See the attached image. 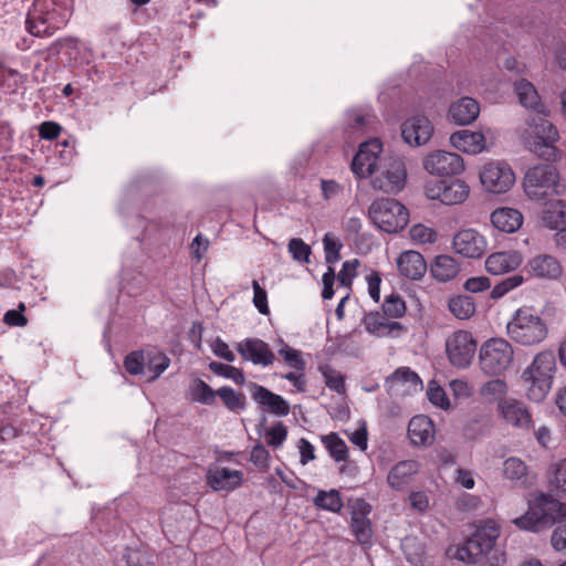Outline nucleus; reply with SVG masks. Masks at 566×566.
Listing matches in <instances>:
<instances>
[{
	"instance_id": "49",
	"label": "nucleus",
	"mask_w": 566,
	"mask_h": 566,
	"mask_svg": "<svg viewBox=\"0 0 566 566\" xmlns=\"http://www.w3.org/2000/svg\"><path fill=\"white\" fill-rule=\"evenodd\" d=\"M523 283V276L515 274L499 282L491 292L492 298H500Z\"/></svg>"
},
{
	"instance_id": "43",
	"label": "nucleus",
	"mask_w": 566,
	"mask_h": 566,
	"mask_svg": "<svg viewBox=\"0 0 566 566\" xmlns=\"http://www.w3.org/2000/svg\"><path fill=\"white\" fill-rule=\"evenodd\" d=\"M382 312L388 317H402L406 313L405 301L397 294H390L385 298L382 304Z\"/></svg>"
},
{
	"instance_id": "23",
	"label": "nucleus",
	"mask_w": 566,
	"mask_h": 566,
	"mask_svg": "<svg viewBox=\"0 0 566 566\" xmlns=\"http://www.w3.org/2000/svg\"><path fill=\"white\" fill-rule=\"evenodd\" d=\"M480 114V105L472 97H462L451 104L449 118L458 125H470Z\"/></svg>"
},
{
	"instance_id": "4",
	"label": "nucleus",
	"mask_w": 566,
	"mask_h": 566,
	"mask_svg": "<svg viewBox=\"0 0 566 566\" xmlns=\"http://www.w3.org/2000/svg\"><path fill=\"white\" fill-rule=\"evenodd\" d=\"M563 518H566V503L542 494L524 515L514 520V524L522 530L541 532Z\"/></svg>"
},
{
	"instance_id": "42",
	"label": "nucleus",
	"mask_w": 566,
	"mask_h": 566,
	"mask_svg": "<svg viewBox=\"0 0 566 566\" xmlns=\"http://www.w3.org/2000/svg\"><path fill=\"white\" fill-rule=\"evenodd\" d=\"M324 253H325V262L327 264H334L340 260V250L343 248V243L338 238L333 235L332 233H325L323 238Z\"/></svg>"
},
{
	"instance_id": "30",
	"label": "nucleus",
	"mask_w": 566,
	"mask_h": 566,
	"mask_svg": "<svg viewBox=\"0 0 566 566\" xmlns=\"http://www.w3.org/2000/svg\"><path fill=\"white\" fill-rule=\"evenodd\" d=\"M419 464L415 460L398 462L388 473L387 482L395 490H401L408 479L418 472Z\"/></svg>"
},
{
	"instance_id": "11",
	"label": "nucleus",
	"mask_w": 566,
	"mask_h": 566,
	"mask_svg": "<svg viewBox=\"0 0 566 566\" xmlns=\"http://www.w3.org/2000/svg\"><path fill=\"white\" fill-rule=\"evenodd\" d=\"M426 196L431 200H439L443 205L452 206L463 202L470 192L469 186L460 180H438L426 185Z\"/></svg>"
},
{
	"instance_id": "62",
	"label": "nucleus",
	"mask_w": 566,
	"mask_h": 566,
	"mask_svg": "<svg viewBox=\"0 0 566 566\" xmlns=\"http://www.w3.org/2000/svg\"><path fill=\"white\" fill-rule=\"evenodd\" d=\"M491 287V281L486 276L470 277L464 283V289L471 293H480Z\"/></svg>"
},
{
	"instance_id": "52",
	"label": "nucleus",
	"mask_w": 566,
	"mask_h": 566,
	"mask_svg": "<svg viewBox=\"0 0 566 566\" xmlns=\"http://www.w3.org/2000/svg\"><path fill=\"white\" fill-rule=\"evenodd\" d=\"M411 384L413 386L421 384L420 377L409 367H400L387 378V382Z\"/></svg>"
},
{
	"instance_id": "8",
	"label": "nucleus",
	"mask_w": 566,
	"mask_h": 566,
	"mask_svg": "<svg viewBox=\"0 0 566 566\" xmlns=\"http://www.w3.org/2000/svg\"><path fill=\"white\" fill-rule=\"evenodd\" d=\"M500 535L494 523L478 528L457 551V558L467 564L479 563L495 545Z\"/></svg>"
},
{
	"instance_id": "29",
	"label": "nucleus",
	"mask_w": 566,
	"mask_h": 566,
	"mask_svg": "<svg viewBox=\"0 0 566 566\" xmlns=\"http://www.w3.org/2000/svg\"><path fill=\"white\" fill-rule=\"evenodd\" d=\"M460 272L457 260L450 255H438L431 264V274L439 282L453 280Z\"/></svg>"
},
{
	"instance_id": "53",
	"label": "nucleus",
	"mask_w": 566,
	"mask_h": 566,
	"mask_svg": "<svg viewBox=\"0 0 566 566\" xmlns=\"http://www.w3.org/2000/svg\"><path fill=\"white\" fill-rule=\"evenodd\" d=\"M250 460L258 469L266 471L270 464V453L263 444L258 442L251 451Z\"/></svg>"
},
{
	"instance_id": "55",
	"label": "nucleus",
	"mask_w": 566,
	"mask_h": 566,
	"mask_svg": "<svg viewBox=\"0 0 566 566\" xmlns=\"http://www.w3.org/2000/svg\"><path fill=\"white\" fill-rule=\"evenodd\" d=\"M410 235L420 243H433L437 240V232L422 224L413 226L410 230Z\"/></svg>"
},
{
	"instance_id": "46",
	"label": "nucleus",
	"mask_w": 566,
	"mask_h": 566,
	"mask_svg": "<svg viewBox=\"0 0 566 566\" xmlns=\"http://www.w3.org/2000/svg\"><path fill=\"white\" fill-rule=\"evenodd\" d=\"M387 318L379 312H370L364 316L363 323L368 333L382 337L380 333L385 331Z\"/></svg>"
},
{
	"instance_id": "37",
	"label": "nucleus",
	"mask_w": 566,
	"mask_h": 566,
	"mask_svg": "<svg viewBox=\"0 0 566 566\" xmlns=\"http://www.w3.org/2000/svg\"><path fill=\"white\" fill-rule=\"evenodd\" d=\"M189 391L193 401L208 406L213 405L218 396L217 390H213L207 382L199 378L192 380Z\"/></svg>"
},
{
	"instance_id": "18",
	"label": "nucleus",
	"mask_w": 566,
	"mask_h": 566,
	"mask_svg": "<svg viewBox=\"0 0 566 566\" xmlns=\"http://www.w3.org/2000/svg\"><path fill=\"white\" fill-rule=\"evenodd\" d=\"M237 350L243 359L250 360L254 365L270 366L275 359L269 345L259 338H245L238 343Z\"/></svg>"
},
{
	"instance_id": "7",
	"label": "nucleus",
	"mask_w": 566,
	"mask_h": 566,
	"mask_svg": "<svg viewBox=\"0 0 566 566\" xmlns=\"http://www.w3.org/2000/svg\"><path fill=\"white\" fill-rule=\"evenodd\" d=\"M514 349L511 343L501 337L490 338L483 343L479 353L481 370L488 376H501L512 365Z\"/></svg>"
},
{
	"instance_id": "15",
	"label": "nucleus",
	"mask_w": 566,
	"mask_h": 566,
	"mask_svg": "<svg viewBox=\"0 0 566 566\" xmlns=\"http://www.w3.org/2000/svg\"><path fill=\"white\" fill-rule=\"evenodd\" d=\"M251 398L263 410L279 417L290 413V403L280 395L272 392L264 386L256 382H249Z\"/></svg>"
},
{
	"instance_id": "32",
	"label": "nucleus",
	"mask_w": 566,
	"mask_h": 566,
	"mask_svg": "<svg viewBox=\"0 0 566 566\" xmlns=\"http://www.w3.org/2000/svg\"><path fill=\"white\" fill-rule=\"evenodd\" d=\"M503 473L506 479L520 485L525 486L531 483L527 465L518 458L506 459L503 463Z\"/></svg>"
},
{
	"instance_id": "13",
	"label": "nucleus",
	"mask_w": 566,
	"mask_h": 566,
	"mask_svg": "<svg viewBox=\"0 0 566 566\" xmlns=\"http://www.w3.org/2000/svg\"><path fill=\"white\" fill-rule=\"evenodd\" d=\"M381 143L375 138L369 142L361 143L358 151L352 160V170L359 178H366L378 170L381 153Z\"/></svg>"
},
{
	"instance_id": "41",
	"label": "nucleus",
	"mask_w": 566,
	"mask_h": 566,
	"mask_svg": "<svg viewBox=\"0 0 566 566\" xmlns=\"http://www.w3.org/2000/svg\"><path fill=\"white\" fill-rule=\"evenodd\" d=\"M209 369L218 376L231 379L234 384L242 386L245 382L243 370L231 365L222 364L219 361H211Z\"/></svg>"
},
{
	"instance_id": "16",
	"label": "nucleus",
	"mask_w": 566,
	"mask_h": 566,
	"mask_svg": "<svg viewBox=\"0 0 566 566\" xmlns=\"http://www.w3.org/2000/svg\"><path fill=\"white\" fill-rule=\"evenodd\" d=\"M433 133V125L424 115H415L401 125V137L410 146L427 144Z\"/></svg>"
},
{
	"instance_id": "21",
	"label": "nucleus",
	"mask_w": 566,
	"mask_h": 566,
	"mask_svg": "<svg viewBox=\"0 0 566 566\" xmlns=\"http://www.w3.org/2000/svg\"><path fill=\"white\" fill-rule=\"evenodd\" d=\"M243 474L239 470L228 468L210 469L207 474V483L214 491H230L242 483Z\"/></svg>"
},
{
	"instance_id": "31",
	"label": "nucleus",
	"mask_w": 566,
	"mask_h": 566,
	"mask_svg": "<svg viewBox=\"0 0 566 566\" xmlns=\"http://www.w3.org/2000/svg\"><path fill=\"white\" fill-rule=\"evenodd\" d=\"M368 512L354 511L350 517V530L361 545H371L373 528Z\"/></svg>"
},
{
	"instance_id": "22",
	"label": "nucleus",
	"mask_w": 566,
	"mask_h": 566,
	"mask_svg": "<svg viewBox=\"0 0 566 566\" xmlns=\"http://www.w3.org/2000/svg\"><path fill=\"white\" fill-rule=\"evenodd\" d=\"M399 273L409 280H420L426 271L427 263L417 251H405L397 260Z\"/></svg>"
},
{
	"instance_id": "35",
	"label": "nucleus",
	"mask_w": 566,
	"mask_h": 566,
	"mask_svg": "<svg viewBox=\"0 0 566 566\" xmlns=\"http://www.w3.org/2000/svg\"><path fill=\"white\" fill-rule=\"evenodd\" d=\"M448 308L459 319H468L475 313V303L471 296L455 295L449 298Z\"/></svg>"
},
{
	"instance_id": "47",
	"label": "nucleus",
	"mask_w": 566,
	"mask_h": 566,
	"mask_svg": "<svg viewBox=\"0 0 566 566\" xmlns=\"http://www.w3.org/2000/svg\"><path fill=\"white\" fill-rule=\"evenodd\" d=\"M287 248L294 260L305 263L310 262L312 250L311 247L306 244L302 239H291L289 241Z\"/></svg>"
},
{
	"instance_id": "27",
	"label": "nucleus",
	"mask_w": 566,
	"mask_h": 566,
	"mask_svg": "<svg viewBox=\"0 0 566 566\" xmlns=\"http://www.w3.org/2000/svg\"><path fill=\"white\" fill-rule=\"evenodd\" d=\"M542 221L544 226L553 230H559L566 227V202L559 199L551 198L543 202Z\"/></svg>"
},
{
	"instance_id": "9",
	"label": "nucleus",
	"mask_w": 566,
	"mask_h": 566,
	"mask_svg": "<svg viewBox=\"0 0 566 566\" xmlns=\"http://www.w3.org/2000/svg\"><path fill=\"white\" fill-rule=\"evenodd\" d=\"M374 186L387 193H397L403 189L407 180V169L402 158L388 157L380 160L376 170Z\"/></svg>"
},
{
	"instance_id": "64",
	"label": "nucleus",
	"mask_w": 566,
	"mask_h": 566,
	"mask_svg": "<svg viewBox=\"0 0 566 566\" xmlns=\"http://www.w3.org/2000/svg\"><path fill=\"white\" fill-rule=\"evenodd\" d=\"M551 544L556 551L566 549V524H560L553 531Z\"/></svg>"
},
{
	"instance_id": "5",
	"label": "nucleus",
	"mask_w": 566,
	"mask_h": 566,
	"mask_svg": "<svg viewBox=\"0 0 566 566\" xmlns=\"http://www.w3.org/2000/svg\"><path fill=\"white\" fill-rule=\"evenodd\" d=\"M558 178V171L554 166H534L525 174L524 191L531 200L543 203L559 195Z\"/></svg>"
},
{
	"instance_id": "14",
	"label": "nucleus",
	"mask_w": 566,
	"mask_h": 566,
	"mask_svg": "<svg viewBox=\"0 0 566 566\" xmlns=\"http://www.w3.org/2000/svg\"><path fill=\"white\" fill-rule=\"evenodd\" d=\"M423 168L431 175L453 176L464 170V163L455 153L438 150L423 159Z\"/></svg>"
},
{
	"instance_id": "58",
	"label": "nucleus",
	"mask_w": 566,
	"mask_h": 566,
	"mask_svg": "<svg viewBox=\"0 0 566 566\" xmlns=\"http://www.w3.org/2000/svg\"><path fill=\"white\" fill-rule=\"evenodd\" d=\"M14 130L8 122L0 120V151L9 153L13 146Z\"/></svg>"
},
{
	"instance_id": "36",
	"label": "nucleus",
	"mask_w": 566,
	"mask_h": 566,
	"mask_svg": "<svg viewBox=\"0 0 566 566\" xmlns=\"http://www.w3.org/2000/svg\"><path fill=\"white\" fill-rule=\"evenodd\" d=\"M313 502L317 509L333 513H339L344 506L339 492L334 489L331 491H318Z\"/></svg>"
},
{
	"instance_id": "10",
	"label": "nucleus",
	"mask_w": 566,
	"mask_h": 566,
	"mask_svg": "<svg viewBox=\"0 0 566 566\" xmlns=\"http://www.w3.org/2000/svg\"><path fill=\"white\" fill-rule=\"evenodd\" d=\"M476 350V342L467 331H457L446 340V352L449 361L457 368H467L471 365Z\"/></svg>"
},
{
	"instance_id": "45",
	"label": "nucleus",
	"mask_w": 566,
	"mask_h": 566,
	"mask_svg": "<svg viewBox=\"0 0 566 566\" xmlns=\"http://www.w3.org/2000/svg\"><path fill=\"white\" fill-rule=\"evenodd\" d=\"M554 144L555 142L533 140L532 143H530V149L538 158H542L546 161H554L557 158V148L555 147Z\"/></svg>"
},
{
	"instance_id": "1",
	"label": "nucleus",
	"mask_w": 566,
	"mask_h": 566,
	"mask_svg": "<svg viewBox=\"0 0 566 566\" xmlns=\"http://www.w3.org/2000/svg\"><path fill=\"white\" fill-rule=\"evenodd\" d=\"M34 0L25 20V28L34 36H51L66 25L72 15L71 0Z\"/></svg>"
},
{
	"instance_id": "61",
	"label": "nucleus",
	"mask_w": 566,
	"mask_h": 566,
	"mask_svg": "<svg viewBox=\"0 0 566 566\" xmlns=\"http://www.w3.org/2000/svg\"><path fill=\"white\" fill-rule=\"evenodd\" d=\"M62 127L55 122H43L39 126V136L45 140H53L61 134Z\"/></svg>"
},
{
	"instance_id": "12",
	"label": "nucleus",
	"mask_w": 566,
	"mask_h": 566,
	"mask_svg": "<svg viewBox=\"0 0 566 566\" xmlns=\"http://www.w3.org/2000/svg\"><path fill=\"white\" fill-rule=\"evenodd\" d=\"M480 180L488 191L504 193L514 185L515 175L507 164L493 161L483 167Z\"/></svg>"
},
{
	"instance_id": "33",
	"label": "nucleus",
	"mask_w": 566,
	"mask_h": 566,
	"mask_svg": "<svg viewBox=\"0 0 566 566\" xmlns=\"http://www.w3.org/2000/svg\"><path fill=\"white\" fill-rule=\"evenodd\" d=\"M217 395L224 407L234 413H239L247 408V397L243 392L234 390L230 386H222L217 389Z\"/></svg>"
},
{
	"instance_id": "3",
	"label": "nucleus",
	"mask_w": 566,
	"mask_h": 566,
	"mask_svg": "<svg viewBox=\"0 0 566 566\" xmlns=\"http://www.w3.org/2000/svg\"><path fill=\"white\" fill-rule=\"evenodd\" d=\"M556 371V357L553 350L537 353L532 364L522 373L530 400L541 402L551 390Z\"/></svg>"
},
{
	"instance_id": "54",
	"label": "nucleus",
	"mask_w": 566,
	"mask_h": 566,
	"mask_svg": "<svg viewBox=\"0 0 566 566\" xmlns=\"http://www.w3.org/2000/svg\"><path fill=\"white\" fill-rule=\"evenodd\" d=\"M359 262L357 259L345 261L343 263L342 270L337 274L338 282L346 287H349L353 283V279L356 276V269Z\"/></svg>"
},
{
	"instance_id": "17",
	"label": "nucleus",
	"mask_w": 566,
	"mask_h": 566,
	"mask_svg": "<svg viewBox=\"0 0 566 566\" xmlns=\"http://www.w3.org/2000/svg\"><path fill=\"white\" fill-rule=\"evenodd\" d=\"M453 249L465 258H481L486 250V241L483 235L473 229L459 231L453 238Z\"/></svg>"
},
{
	"instance_id": "39",
	"label": "nucleus",
	"mask_w": 566,
	"mask_h": 566,
	"mask_svg": "<svg viewBox=\"0 0 566 566\" xmlns=\"http://www.w3.org/2000/svg\"><path fill=\"white\" fill-rule=\"evenodd\" d=\"M322 441L335 461L340 462L347 460L348 448L345 441L340 439L337 433L331 432L329 434L323 436Z\"/></svg>"
},
{
	"instance_id": "59",
	"label": "nucleus",
	"mask_w": 566,
	"mask_h": 566,
	"mask_svg": "<svg viewBox=\"0 0 566 566\" xmlns=\"http://www.w3.org/2000/svg\"><path fill=\"white\" fill-rule=\"evenodd\" d=\"M373 116L360 111L352 109L346 115L347 125L355 129H363L371 120Z\"/></svg>"
},
{
	"instance_id": "19",
	"label": "nucleus",
	"mask_w": 566,
	"mask_h": 566,
	"mask_svg": "<svg viewBox=\"0 0 566 566\" xmlns=\"http://www.w3.org/2000/svg\"><path fill=\"white\" fill-rule=\"evenodd\" d=\"M525 271L534 277L557 280L563 273V268L555 256L538 254L527 262Z\"/></svg>"
},
{
	"instance_id": "25",
	"label": "nucleus",
	"mask_w": 566,
	"mask_h": 566,
	"mask_svg": "<svg viewBox=\"0 0 566 566\" xmlns=\"http://www.w3.org/2000/svg\"><path fill=\"white\" fill-rule=\"evenodd\" d=\"M408 436L415 446H428L433 441V424L426 416L411 418L408 424Z\"/></svg>"
},
{
	"instance_id": "57",
	"label": "nucleus",
	"mask_w": 566,
	"mask_h": 566,
	"mask_svg": "<svg viewBox=\"0 0 566 566\" xmlns=\"http://www.w3.org/2000/svg\"><path fill=\"white\" fill-rule=\"evenodd\" d=\"M170 359L163 353L154 355L148 360V369L154 373L153 379L159 377L169 366Z\"/></svg>"
},
{
	"instance_id": "44",
	"label": "nucleus",
	"mask_w": 566,
	"mask_h": 566,
	"mask_svg": "<svg viewBox=\"0 0 566 566\" xmlns=\"http://www.w3.org/2000/svg\"><path fill=\"white\" fill-rule=\"evenodd\" d=\"M322 374L326 387H328L331 390H334L338 395H344L346 392L345 378L339 371L331 367H326L322 370Z\"/></svg>"
},
{
	"instance_id": "20",
	"label": "nucleus",
	"mask_w": 566,
	"mask_h": 566,
	"mask_svg": "<svg viewBox=\"0 0 566 566\" xmlns=\"http://www.w3.org/2000/svg\"><path fill=\"white\" fill-rule=\"evenodd\" d=\"M522 263V255L516 251L495 252L488 256L485 269L492 275H502L516 270Z\"/></svg>"
},
{
	"instance_id": "38",
	"label": "nucleus",
	"mask_w": 566,
	"mask_h": 566,
	"mask_svg": "<svg viewBox=\"0 0 566 566\" xmlns=\"http://www.w3.org/2000/svg\"><path fill=\"white\" fill-rule=\"evenodd\" d=\"M531 126L533 127V140L538 142H556L558 139L557 128L547 119L538 117L533 118Z\"/></svg>"
},
{
	"instance_id": "51",
	"label": "nucleus",
	"mask_w": 566,
	"mask_h": 566,
	"mask_svg": "<svg viewBox=\"0 0 566 566\" xmlns=\"http://www.w3.org/2000/svg\"><path fill=\"white\" fill-rule=\"evenodd\" d=\"M125 369L130 375H140L144 371L145 358L143 352H132L125 357Z\"/></svg>"
},
{
	"instance_id": "56",
	"label": "nucleus",
	"mask_w": 566,
	"mask_h": 566,
	"mask_svg": "<svg viewBox=\"0 0 566 566\" xmlns=\"http://www.w3.org/2000/svg\"><path fill=\"white\" fill-rule=\"evenodd\" d=\"M252 287H253V304L258 308V311L261 314H269V306H268V294L266 291L261 287L259 282L256 280L252 281Z\"/></svg>"
},
{
	"instance_id": "2",
	"label": "nucleus",
	"mask_w": 566,
	"mask_h": 566,
	"mask_svg": "<svg viewBox=\"0 0 566 566\" xmlns=\"http://www.w3.org/2000/svg\"><path fill=\"white\" fill-rule=\"evenodd\" d=\"M506 334L514 343L533 347L548 337V325L532 307H521L507 322Z\"/></svg>"
},
{
	"instance_id": "6",
	"label": "nucleus",
	"mask_w": 566,
	"mask_h": 566,
	"mask_svg": "<svg viewBox=\"0 0 566 566\" xmlns=\"http://www.w3.org/2000/svg\"><path fill=\"white\" fill-rule=\"evenodd\" d=\"M368 216L373 223L387 233L401 231L409 222L408 209L391 198H379L371 202Z\"/></svg>"
},
{
	"instance_id": "34",
	"label": "nucleus",
	"mask_w": 566,
	"mask_h": 566,
	"mask_svg": "<svg viewBox=\"0 0 566 566\" xmlns=\"http://www.w3.org/2000/svg\"><path fill=\"white\" fill-rule=\"evenodd\" d=\"M501 412L509 423L516 427H528L531 422V416L521 402H505L501 406Z\"/></svg>"
},
{
	"instance_id": "40",
	"label": "nucleus",
	"mask_w": 566,
	"mask_h": 566,
	"mask_svg": "<svg viewBox=\"0 0 566 566\" xmlns=\"http://www.w3.org/2000/svg\"><path fill=\"white\" fill-rule=\"evenodd\" d=\"M25 82V75L18 70L8 67L3 62V70L0 71V86L9 93H15Z\"/></svg>"
},
{
	"instance_id": "63",
	"label": "nucleus",
	"mask_w": 566,
	"mask_h": 566,
	"mask_svg": "<svg viewBox=\"0 0 566 566\" xmlns=\"http://www.w3.org/2000/svg\"><path fill=\"white\" fill-rule=\"evenodd\" d=\"M212 352L216 356L232 363L235 359V355L232 350H230L228 344L223 342L221 338H217L211 346Z\"/></svg>"
},
{
	"instance_id": "60",
	"label": "nucleus",
	"mask_w": 566,
	"mask_h": 566,
	"mask_svg": "<svg viewBox=\"0 0 566 566\" xmlns=\"http://www.w3.org/2000/svg\"><path fill=\"white\" fill-rule=\"evenodd\" d=\"M427 395L429 401L434 406L440 408L449 407V399L446 391L440 386H430Z\"/></svg>"
},
{
	"instance_id": "26",
	"label": "nucleus",
	"mask_w": 566,
	"mask_h": 566,
	"mask_svg": "<svg viewBox=\"0 0 566 566\" xmlns=\"http://www.w3.org/2000/svg\"><path fill=\"white\" fill-rule=\"evenodd\" d=\"M491 222L497 230L505 233H513L521 228L523 216L516 209L500 208L492 212Z\"/></svg>"
},
{
	"instance_id": "24",
	"label": "nucleus",
	"mask_w": 566,
	"mask_h": 566,
	"mask_svg": "<svg viewBox=\"0 0 566 566\" xmlns=\"http://www.w3.org/2000/svg\"><path fill=\"white\" fill-rule=\"evenodd\" d=\"M450 143L454 148L463 153L479 154L485 147V137L480 132L462 129L450 136Z\"/></svg>"
},
{
	"instance_id": "28",
	"label": "nucleus",
	"mask_w": 566,
	"mask_h": 566,
	"mask_svg": "<svg viewBox=\"0 0 566 566\" xmlns=\"http://www.w3.org/2000/svg\"><path fill=\"white\" fill-rule=\"evenodd\" d=\"M515 92L518 96L520 103L537 114H543L545 111L544 104L541 102L539 95L535 86L527 80L515 81Z\"/></svg>"
},
{
	"instance_id": "48",
	"label": "nucleus",
	"mask_w": 566,
	"mask_h": 566,
	"mask_svg": "<svg viewBox=\"0 0 566 566\" xmlns=\"http://www.w3.org/2000/svg\"><path fill=\"white\" fill-rule=\"evenodd\" d=\"M287 437V429L284 426L283 422L279 421L275 424H273L269 430L265 432L266 443L270 447L273 448H280Z\"/></svg>"
},
{
	"instance_id": "50",
	"label": "nucleus",
	"mask_w": 566,
	"mask_h": 566,
	"mask_svg": "<svg viewBox=\"0 0 566 566\" xmlns=\"http://www.w3.org/2000/svg\"><path fill=\"white\" fill-rule=\"evenodd\" d=\"M279 355L284 358L285 363L290 367L300 371H303L305 369L306 363L302 358L300 350L285 345L283 348L279 350Z\"/></svg>"
}]
</instances>
